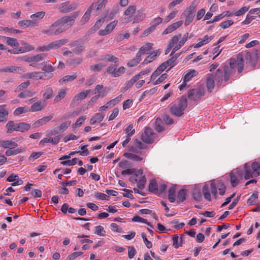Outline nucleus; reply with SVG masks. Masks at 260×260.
I'll use <instances>...</instances> for the list:
<instances>
[{"label": "nucleus", "mask_w": 260, "mask_h": 260, "mask_svg": "<svg viewBox=\"0 0 260 260\" xmlns=\"http://www.w3.org/2000/svg\"><path fill=\"white\" fill-rule=\"evenodd\" d=\"M225 188L226 187L223 182L220 180H211L210 181L211 192L215 198L217 195V189L219 190V194L220 196H223L225 193Z\"/></svg>", "instance_id": "5"}, {"label": "nucleus", "mask_w": 260, "mask_h": 260, "mask_svg": "<svg viewBox=\"0 0 260 260\" xmlns=\"http://www.w3.org/2000/svg\"><path fill=\"white\" fill-rule=\"evenodd\" d=\"M46 13L44 11L37 12L30 15V18L33 21L36 22L37 20L42 19Z\"/></svg>", "instance_id": "51"}, {"label": "nucleus", "mask_w": 260, "mask_h": 260, "mask_svg": "<svg viewBox=\"0 0 260 260\" xmlns=\"http://www.w3.org/2000/svg\"><path fill=\"white\" fill-rule=\"evenodd\" d=\"M257 199L258 192L257 191H254L248 199L247 203L250 205L255 204Z\"/></svg>", "instance_id": "63"}, {"label": "nucleus", "mask_w": 260, "mask_h": 260, "mask_svg": "<svg viewBox=\"0 0 260 260\" xmlns=\"http://www.w3.org/2000/svg\"><path fill=\"white\" fill-rule=\"evenodd\" d=\"M69 46L72 48L73 53L76 54H80L85 50L84 45L78 40L72 42Z\"/></svg>", "instance_id": "14"}, {"label": "nucleus", "mask_w": 260, "mask_h": 260, "mask_svg": "<svg viewBox=\"0 0 260 260\" xmlns=\"http://www.w3.org/2000/svg\"><path fill=\"white\" fill-rule=\"evenodd\" d=\"M181 34H179L177 35L174 36L169 42V45L172 47H174L179 41V39L181 37Z\"/></svg>", "instance_id": "61"}, {"label": "nucleus", "mask_w": 260, "mask_h": 260, "mask_svg": "<svg viewBox=\"0 0 260 260\" xmlns=\"http://www.w3.org/2000/svg\"><path fill=\"white\" fill-rule=\"evenodd\" d=\"M43 73L41 72H34L31 73H28L25 74L23 76V77L24 78H37V79H42L43 78Z\"/></svg>", "instance_id": "34"}, {"label": "nucleus", "mask_w": 260, "mask_h": 260, "mask_svg": "<svg viewBox=\"0 0 260 260\" xmlns=\"http://www.w3.org/2000/svg\"><path fill=\"white\" fill-rule=\"evenodd\" d=\"M46 103L38 101L33 104L29 108V112H38L43 110L46 106Z\"/></svg>", "instance_id": "21"}, {"label": "nucleus", "mask_w": 260, "mask_h": 260, "mask_svg": "<svg viewBox=\"0 0 260 260\" xmlns=\"http://www.w3.org/2000/svg\"><path fill=\"white\" fill-rule=\"evenodd\" d=\"M153 44L150 43H146L142 46L139 51L137 53L138 57H141V55L144 54H148L152 48Z\"/></svg>", "instance_id": "22"}, {"label": "nucleus", "mask_w": 260, "mask_h": 260, "mask_svg": "<svg viewBox=\"0 0 260 260\" xmlns=\"http://www.w3.org/2000/svg\"><path fill=\"white\" fill-rule=\"evenodd\" d=\"M118 64V63L111 64L106 69L107 73L111 75L112 77H118L125 72L126 69L123 66L117 68Z\"/></svg>", "instance_id": "6"}, {"label": "nucleus", "mask_w": 260, "mask_h": 260, "mask_svg": "<svg viewBox=\"0 0 260 260\" xmlns=\"http://www.w3.org/2000/svg\"><path fill=\"white\" fill-rule=\"evenodd\" d=\"M90 90H86V91L81 92L75 96H74L72 102L76 103L78 101H81L84 99H85L87 95L90 93Z\"/></svg>", "instance_id": "32"}, {"label": "nucleus", "mask_w": 260, "mask_h": 260, "mask_svg": "<svg viewBox=\"0 0 260 260\" xmlns=\"http://www.w3.org/2000/svg\"><path fill=\"white\" fill-rule=\"evenodd\" d=\"M34 49V47L32 46L27 45L24 47L17 48L16 49H9L8 51L11 54H18L31 51Z\"/></svg>", "instance_id": "20"}, {"label": "nucleus", "mask_w": 260, "mask_h": 260, "mask_svg": "<svg viewBox=\"0 0 260 260\" xmlns=\"http://www.w3.org/2000/svg\"><path fill=\"white\" fill-rule=\"evenodd\" d=\"M58 27L57 23L55 21L54 23L51 24L47 29H43L42 32L44 34H46L49 36L57 35L63 32V29L58 27L55 29V27Z\"/></svg>", "instance_id": "13"}, {"label": "nucleus", "mask_w": 260, "mask_h": 260, "mask_svg": "<svg viewBox=\"0 0 260 260\" xmlns=\"http://www.w3.org/2000/svg\"><path fill=\"white\" fill-rule=\"evenodd\" d=\"M159 55V51L158 50L152 52L150 55H149L145 58V59L143 62V63L146 64L151 62L155 59L156 56H158Z\"/></svg>", "instance_id": "39"}, {"label": "nucleus", "mask_w": 260, "mask_h": 260, "mask_svg": "<svg viewBox=\"0 0 260 260\" xmlns=\"http://www.w3.org/2000/svg\"><path fill=\"white\" fill-rule=\"evenodd\" d=\"M186 192L187 190L184 189H182L178 191L177 196V203H180L185 200L187 194Z\"/></svg>", "instance_id": "41"}, {"label": "nucleus", "mask_w": 260, "mask_h": 260, "mask_svg": "<svg viewBox=\"0 0 260 260\" xmlns=\"http://www.w3.org/2000/svg\"><path fill=\"white\" fill-rule=\"evenodd\" d=\"M196 7V5L192 2L191 5L182 13V16L184 15L185 17V26H188L193 21L195 15Z\"/></svg>", "instance_id": "7"}, {"label": "nucleus", "mask_w": 260, "mask_h": 260, "mask_svg": "<svg viewBox=\"0 0 260 260\" xmlns=\"http://www.w3.org/2000/svg\"><path fill=\"white\" fill-rule=\"evenodd\" d=\"M145 17V14L141 11H138L136 15L134 17L133 23L142 21Z\"/></svg>", "instance_id": "52"}, {"label": "nucleus", "mask_w": 260, "mask_h": 260, "mask_svg": "<svg viewBox=\"0 0 260 260\" xmlns=\"http://www.w3.org/2000/svg\"><path fill=\"white\" fill-rule=\"evenodd\" d=\"M260 175V164L257 161L247 162L244 165V177L245 180Z\"/></svg>", "instance_id": "2"}, {"label": "nucleus", "mask_w": 260, "mask_h": 260, "mask_svg": "<svg viewBox=\"0 0 260 260\" xmlns=\"http://www.w3.org/2000/svg\"><path fill=\"white\" fill-rule=\"evenodd\" d=\"M215 78L212 74H207L206 76V87L209 92H211L215 86Z\"/></svg>", "instance_id": "18"}, {"label": "nucleus", "mask_w": 260, "mask_h": 260, "mask_svg": "<svg viewBox=\"0 0 260 260\" xmlns=\"http://www.w3.org/2000/svg\"><path fill=\"white\" fill-rule=\"evenodd\" d=\"M104 20L100 19L96 21L95 24L88 30V32L91 34L98 30L103 25Z\"/></svg>", "instance_id": "49"}, {"label": "nucleus", "mask_w": 260, "mask_h": 260, "mask_svg": "<svg viewBox=\"0 0 260 260\" xmlns=\"http://www.w3.org/2000/svg\"><path fill=\"white\" fill-rule=\"evenodd\" d=\"M53 94V90L51 88L48 87L45 89V91L43 94V101L44 102L50 99H51L52 96Z\"/></svg>", "instance_id": "58"}, {"label": "nucleus", "mask_w": 260, "mask_h": 260, "mask_svg": "<svg viewBox=\"0 0 260 260\" xmlns=\"http://www.w3.org/2000/svg\"><path fill=\"white\" fill-rule=\"evenodd\" d=\"M67 39H63L51 42L50 44L51 49H56L60 48L68 42Z\"/></svg>", "instance_id": "24"}, {"label": "nucleus", "mask_w": 260, "mask_h": 260, "mask_svg": "<svg viewBox=\"0 0 260 260\" xmlns=\"http://www.w3.org/2000/svg\"><path fill=\"white\" fill-rule=\"evenodd\" d=\"M30 127V124L25 122L16 123V131L23 132L28 131Z\"/></svg>", "instance_id": "40"}, {"label": "nucleus", "mask_w": 260, "mask_h": 260, "mask_svg": "<svg viewBox=\"0 0 260 260\" xmlns=\"http://www.w3.org/2000/svg\"><path fill=\"white\" fill-rule=\"evenodd\" d=\"M230 176L232 186L236 187L238 185L240 179L242 177V171L236 169L230 173Z\"/></svg>", "instance_id": "11"}, {"label": "nucleus", "mask_w": 260, "mask_h": 260, "mask_svg": "<svg viewBox=\"0 0 260 260\" xmlns=\"http://www.w3.org/2000/svg\"><path fill=\"white\" fill-rule=\"evenodd\" d=\"M214 77L218 87H220L222 84H225L226 83H224V75L222 70H217Z\"/></svg>", "instance_id": "17"}, {"label": "nucleus", "mask_w": 260, "mask_h": 260, "mask_svg": "<svg viewBox=\"0 0 260 260\" xmlns=\"http://www.w3.org/2000/svg\"><path fill=\"white\" fill-rule=\"evenodd\" d=\"M192 198L196 201H199L201 199L200 188L198 186H195L192 190Z\"/></svg>", "instance_id": "50"}, {"label": "nucleus", "mask_w": 260, "mask_h": 260, "mask_svg": "<svg viewBox=\"0 0 260 260\" xmlns=\"http://www.w3.org/2000/svg\"><path fill=\"white\" fill-rule=\"evenodd\" d=\"M144 176L143 171L141 169H139L130 177L129 180L132 183L134 184L136 183L140 178H142Z\"/></svg>", "instance_id": "37"}, {"label": "nucleus", "mask_w": 260, "mask_h": 260, "mask_svg": "<svg viewBox=\"0 0 260 260\" xmlns=\"http://www.w3.org/2000/svg\"><path fill=\"white\" fill-rule=\"evenodd\" d=\"M188 32H186L182 37L178 44L176 45L173 48V50L171 52V55H172L176 51L179 50L186 42V41L188 39Z\"/></svg>", "instance_id": "26"}, {"label": "nucleus", "mask_w": 260, "mask_h": 260, "mask_svg": "<svg viewBox=\"0 0 260 260\" xmlns=\"http://www.w3.org/2000/svg\"><path fill=\"white\" fill-rule=\"evenodd\" d=\"M213 38H214V36H208L207 35H206L204 37L203 39H202V40L200 39L199 40H200V42H199L197 44H193L192 46L194 48H200V47L208 44V43H209Z\"/></svg>", "instance_id": "23"}, {"label": "nucleus", "mask_w": 260, "mask_h": 260, "mask_svg": "<svg viewBox=\"0 0 260 260\" xmlns=\"http://www.w3.org/2000/svg\"><path fill=\"white\" fill-rule=\"evenodd\" d=\"M67 89L62 88V89H60L58 91V94L56 95V96H55V98L54 100V102H55V103L58 102L61 100L63 99L67 94Z\"/></svg>", "instance_id": "46"}, {"label": "nucleus", "mask_w": 260, "mask_h": 260, "mask_svg": "<svg viewBox=\"0 0 260 260\" xmlns=\"http://www.w3.org/2000/svg\"><path fill=\"white\" fill-rule=\"evenodd\" d=\"M0 145L4 148L10 149H14L18 146L17 143L12 140L1 141L0 142Z\"/></svg>", "instance_id": "27"}, {"label": "nucleus", "mask_w": 260, "mask_h": 260, "mask_svg": "<svg viewBox=\"0 0 260 260\" xmlns=\"http://www.w3.org/2000/svg\"><path fill=\"white\" fill-rule=\"evenodd\" d=\"M8 133H11L13 131H16V123L13 121H9L6 125Z\"/></svg>", "instance_id": "57"}, {"label": "nucleus", "mask_w": 260, "mask_h": 260, "mask_svg": "<svg viewBox=\"0 0 260 260\" xmlns=\"http://www.w3.org/2000/svg\"><path fill=\"white\" fill-rule=\"evenodd\" d=\"M9 114L8 109H3L0 110V123L6 121Z\"/></svg>", "instance_id": "53"}, {"label": "nucleus", "mask_w": 260, "mask_h": 260, "mask_svg": "<svg viewBox=\"0 0 260 260\" xmlns=\"http://www.w3.org/2000/svg\"><path fill=\"white\" fill-rule=\"evenodd\" d=\"M156 138V134L150 127H145L144 133L141 136L142 140L147 144L153 143Z\"/></svg>", "instance_id": "8"}, {"label": "nucleus", "mask_w": 260, "mask_h": 260, "mask_svg": "<svg viewBox=\"0 0 260 260\" xmlns=\"http://www.w3.org/2000/svg\"><path fill=\"white\" fill-rule=\"evenodd\" d=\"M46 54H39L36 55L34 56L27 57V58L24 59V61L26 62H38L43 60L45 58Z\"/></svg>", "instance_id": "28"}, {"label": "nucleus", "mask_w": 260, "mask_h": 260, "mask_svg": "<svg viewBox=\"0 0 260 260\" xmlns=\"http://www.w3.org/2000/svg\"><path fill=\"white\" fill-rule=\"evenodd\" d=\"M177 58V56H173L171 57L169 59L164 62L166 66L168 67H169V70L174 67L175 65V61Z\"/></svg>", "instance_id": "60"}, {"label": "nucleus", "mask_w": 260, "mask_h": 260, "mask_svg": "<svg viewBox=\"0 0 260 260\" xmlns=\"http://www.w3.org/2000/svg\"><path fill=\"white\" fill-rule=\"evenodd\" d=\"M36 93V91L30 90H25L22 92H21L18 94V97L21 99L26 98L28 97L32 96Z\"/></svg>", "instance_id": "44"}, {"label": "nucleus", "mask_w": 260, "mask_h": 260, "mask_svg": "<svg viewBox=\"0 0 260 260\" xmlns=\"http://www.w3.org/2000/svg\"><path fill=\"white\" fill-rule=\"evenodd\" d=\"M176 186L173 185L171 186L168 191V199L171 203H174L175 201Z\"/></svg>", "instance_id": "42"}, {"label": "nucleus", "mask_w": 260, "mask_h": 260, "mask_svg": "<svg viewBox=\"0 0 260 260\" xmlns=\"http://www.w3.org/2000/svg\"><path fill=\"white\" fill-rule=\"evenodd\" d=\"M53 117V114L49 115V116L44 117L34 123L35 126L38 127L40 125L45 124L47 122L49 121Z\"/></svg>", "instance_id": "33"}, {"label": "nucleus", "mask_w": 260, "mask_h": 260, "mask_svg": "<svg viewBox=\"0 0 260 260\" xmlns=\"http://www.w3.org/2000/svg\"><path fill=\"white\" fill-rule=\"evenodd\" d=\"M133 141H134V146L132 147V148L129 149L131 151H133L134 152H137V148H139L140 149H143L145 148V147H146L145 145L142 142H141L138 139L134 138Z\"/></svg>", "instance_id": "29"}, {"label": "nucleus", "mask_w": 260, "mask_h": 260, "mask_svg": "<svg viewBox=\"0 0 260 260\" xmlns=\"http://www.w3.org/2000/svg\"><path fill=\"white\" fill-rule=\"evenodd\" d=\"M82 61V58L81 57H76L68 60L67 63L69 66L76 67L80 64Z\"/></svg>", "instance_id": "47"}, {"label": "nucleus", "mask_w": 260, "mask_h": 260, "mask_svg": "<svg viewBox=\"0 0 260 260\" xmlns=\"http://www.w3.org/2000/svg\"><path fill=\"white\" fill-rule=\"evenodd\" d=\"M29 112V108L27 107H20L16 108L13 114L15 116H18L22 114Z\"/></svg>", "instance_id": "43"}, {"label": "nucleus", "mask_w": 260, "mask_h": 260, "mask_svg": "<svg viewBox=\"0 0 260 260\" xmlns=\"http://www.w3.org/2000/svg\"><path fill=\"white\" fill-rule=\"evenodd\" d=\"M186 99L182 96L177 103L172 104L170 105L171 113L175 116L180 117L184 114V111L187 108Z\"/></svg>", "instance_id": "3"}, {"label": "nucleus", "mask_w": 260, "mask_h": 260, "mask_svg": "<svg viewBox=\"0 0 260 260\" xmlns=\"http://www.w3.org/2000/svg\"><path fill=\"white\" fill-rule=\"evenodd\" d=\"M197 74L198 72L195 70H190L185 72L183 77V83L179 86V90H182L186 88L187 87L186 83L190 81Z\"/></svg>", "instance_id": "9"}, {"label": "nucleus", "mask_w": 260, "mask_h": 260, "mask_svg": "<svg viewBox=\"0 0 260 260\" xmlns=\"http://www.w3.org/2000/svg\"><path fill=\"white\" fill-rule=\"evenodd\" d=\"M26 71V69L24 67L14 66H8L4 68L0 69L1 72L5 73H25Z\"/></svg>", "instance_id": "15"}, {"label": "nucleus", "mask_w": 260, "mask_h": 260, "mask_svg": "<svg viewBox=\"0 0 260 260\" xmlns=\"http://www.w3.org/2000/svg\"><path fill=\"white\" fill-rule=\"evenodd\" d=\"M77 77V75L76 73H73L72 75H67L64 76L62 78H61L59 82L62 84L64 83L71 81L75 79Z\"/></svg>", "instance_id": "48"}, {"label": "nucleus", "mask_w": 260, "mask_h": 260, "mask_svg": "<svg viewBox=\"0 0 260 260\" xmlns=\"http://www.w3.org/2000/svg\"><path fill=\"white\" fill-rule=\"evenodd\" d=\"M94 233L100 236H105L106 235V232L104 228L101 225H98L94 227Z\"/></svg>", "instance_id": "64"}, {"label": "nucleus", "mask_w": 260, "mask_h": 260, "mask_svg": "<svg viewBox=\"0 0 260 260\" xmlns=\"http://www.w3.org/2000/svg\"><path fill=\"white\" fill-rule=\"evenodd\" d=\"M18 25L25 27H34L38 25V23L32 20H23L18 22Z\"/></svg>", "instance_id": "35"}, {"label": "nucleus", "mask_w": 260, "mask_h": 260, "mask_svg": "<svg viewBox=\"0 0 260 260\" xmlns=\"http://www.w3.org/2000/svg\"><path fill=\"white\" fill-rule=\"evenodd\" d=\"M60 140L59 136H56L54 138H44L41 141V142L43 143H51L53 144H57L59 142Z\"/></svg>", "instance_id": "56"}, {"label": "nucleus", "mask_w": 260, "mask_h": 260, "mask_svg": "<svg viewBox=\"0 0 260 260\" xmlns=\"http://www.w3.org/2000/svg\"><path fill=\"white\" fill-rule=\"evenodd\" d=\"M204 93L205 91L203 89H192L188 91V98L190 100L198 101L200 100Z\"/></svg>", "instance_id": "10"}, {"label": "nucleus", "mask_w": 260, "mask_h": 260, "mask_svg": "<svg viewBox=\"0 0 260 260\" xmlns=\"http://www.w3.org/2000/svg\"><path fill=\"white\" fill-rule=\"evenodd\" d=\"M24 151H25L24 148H18L14 150L9 149L6 151L5 154L7 156L11 155H16L19 153L22 152Z\"/></svg>", "instance_id": "45"}, {"label": "nucleus", "mask_w": 260, "mask_h": 260, "mask_svg": "<svg viewBox=\"0 0 260 260\" xmlns=\"http://www.w3.org/2000/svg\"><path fill=\"white\" fill-rule=\"evenodd\" d=\"M158 188V186L156 180L151 179L149 184L148 190L152 193L157 194Z\"/></svg>", "instance_id": "36"}, {"label": "nucleus", "mask_w": 260, "mask_h": 260, "mask_svg": "<svg viewBox=\"0 0 260 260\" xmlns=\"http://www.w3.org/2000/svg\"><path fill=\"white\" fill-rule=\"evenodd\" d=\"M3 38L6 41V44L11 47H18L19 46V44L17 41V39L9 37L3 36Z\"/></svg>", "instance_id": "38"}, {"label": "nucleus", "mask_w": 260, "mask_h": 260, "mask_svg": "<svg viewBox=\"0 0 260 260\" xmlns=\"http://www.w3.org/2000/svg\"><path fill=\"white\" fill-rule=\"evenodd\" d=\"M245 58L247 60V63L254 65L258 58V56L257 54H251L250 52H247L245 55Z\"/></svg>", "instance_id": "31"}, {"label": "nucleus", "mask_w": 260, "mask_h": 260, "mask_svg": "<svg viewBox=\"0 0 260 260\" xmlns=\"http://www.w3.org/2000/svg\"><path fill=\"white\" fill-rule=\"evenodd\" d=\"M244 69V59L242 54L239 53L236 56L229 59V66H225L223 68L224 75V83H227L230 79L234 77L236 71L241 74Z\"/></svg>", "instance_id": "1"}, {"label": "nucleus", "mask_w": 260, "mask_h": 260, "mask_svg": "<svg viewBox=\"0 0 260 260\" xmlns=\"http://www.w3.org/2000/svg\"><path fill=\"white\" fill-rule=\"evenodd\" d=\"M202 192L204 196V198L208 201H211V198L210 193L209 190V187L207 184H205L203 186Z\"/></svg>", "instance_id": "54"}, {"label": "nucleus", "mask_w": 260, "mask_h": 260, "mask_svg": "<svg viewBox=\"0 0 260 260\" xmlns=\"http://www.w3.org/2000/svg\"><path fill=\"white\" fill-rule=\"evenodd\" d=\"M182 242V237H180V238L177 235H175L173 237V245L175 248H177L180 246H181V243Z\"/></svg>", "instance_id": "62"}, {"label": "nucleus", "mask_w": 260, "mask_h": 260, "mask_svg": "<svg viewBox=\"0 0 260 260\" xmlns=\"http://www.w3.org/2000/svg\"><path fill=\"white\" fill-rule=\"evenodd\" d=\"M100 60L109 62H113L114 64L119 63V59L118 57L112 54H106L101 56Z\"/></svg>", "instance_id": "19"}, {"label": "nucleus", "mask_w": 260, "mask_h": 260, "mask_svg": "<svg viewBox=\"0 0 260 260\" xmlns=\"http://www.w3.org/2000/svg\"><path fill=\"white\" fill-rule=\"evenodd\" d=\"M124 156L134 161H141L143 159L142 157L131 153H125Z\"/></svg>", "instance_id": "55"}, {"label": "nucleus", "mask_w": 260, "mask_h": 260, "mask_svg": "<svg viewBox=\"0 0 260 260\" xmlns=\"http://www.w3.org/2000/svg\"><path fill=\"white\" fill-rule=\"evenodd\" d=\"M105 117V114L101 113H96L90 120V124H95L96 123H99L103 121Z\"/></svg>", "instance_id": "30"}, {"label": "nucleus", "mask_w": 260, "mask_h": 260, "mask_svg": "<svg viewBox=\"0 0 260 260\" xmlns=\"http://www.w3.org/2000/svg\"><path fill=\"white\" fill-rule=\"evenodd\" d=\"M79 12H76L71 16H64L56 21L58 27L63 29L66 31L73 25L75 19L79 15Z\"/></svg>", "instance_id": "4"}, {"label": "nucleus", "mask_w": 260, "mask_h": 260, "mask_svg": "<svg viewBox=\"0 0 260 260\" xmlns=\"http://www.w3.org/2000/svg\"><path fill=\"white\" fill-rule=\"evenodd\" d=\"M94 3H92L90 6L87 9L86 12L84 13L81 19V23L82 24H85L88 22L90 18L91 13L92 10L94 7Z\"/></svg>", "instance_id": "25"}, {"label": "nucleus", "mask_w": 260, "mask_h": 260, "mask_svg": "<svg viewBox=\"0 0 260 260\" xmlns=\"http://www.w3.org/2000/svg\"><path fill=\"white\" fill-rule=\"evenodd\" d=\"M118 23L117 20H114L108 24L104 29H101L98 34L100 36H106L111 33L116 27Z\"/></svg>", "instance_id": "16"}, {"label": "nucleus", "mask_w": 260, "mask_h": 260, "mask_svg": "<svg viewBox=\"0 0 260 260\" xmlns=\"http://www.w3.org/2000/svg\"><path fill=\"white\" fill-rule=\"evenodd\" d=\"M78 7V4L76 3L70 4L67 1L62 3L58 9L59 11L62 13H68L72 11L76 10Z\"/></svg>", "instance_id": "12"}, {"label": "nucleus", "mask_w": 260, "mask_h": 260, "mask_svg": "<svg viewBox=\"0 0 260 260\" xmlns=\"http://www.w3.org/2000/svg\"><path fill=\"white\" fill-rule=\"evenodd\" d=\"M141 60V58L140 57H138L137 56V54H136V57L135 58L129 60L127 62V66L129 67H133L137 66Z\"/></svg>", "instance_id": "59"}]
</instances>
